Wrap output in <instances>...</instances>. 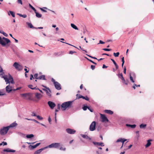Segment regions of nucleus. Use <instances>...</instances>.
<instances>
[{
  "label": "nucleus",
  "instance_id": "21",
  "mask_svg": "<svg viewBox=\"0 0 154 154\" xmlns=\"http://www.w3.org/2000/svg\"><path fill=\"white\" fill-rule=\"evenodd\" d=\"M17 124L16 122H14L11 124L9 126H7L8 128L9 129L11 128H13L14 127L16 126L17 125Z\"/></svg>",
  "mask_w": 154,
  "mask_h": 154
},
{
  "label": "nucleus",
  "instance_id": "39",
  "mask_svg": "<svg viewBox=\"0 0 154 154\" xmlns=\"http://www.w3.org/2000/svg\"><path fill=\"white\" fill-rule=\"evenodd\" d=\"M146 126V124H141L140 125V128H145Z\"/></svg>",
  "mask_w": 154,
  "mask_h": 154
},
{
  "label": "nucleus",
  "instance_id": "14",
  "mask_svg": "<svg viewBox=\"0 0 154 154\" xmlns=\"http://www.w3.org/2000/svg\"><path fill=\"white\" fill-rule=\"evenodd\" d=\"M64 52L63 51H60L59 52H55L54 53V55L56 57H59L64 54Z\"/></svg>",
  "mask_w": 154,
  "mask_h": 154
},
{
  "label": "nucleus",
  "instance_id": "48",
  "mask_svg": "<svg viewBox=\"0 0 154 154\" xmlns=\"http://www.w3.org/2000/svg\"><path fill=\"white\" fill-rule=\"evenodd\" d=\"M20 15V17H23L24 18H26L27 17V16L26 14L22 15V14H21Z\"/></svg>",
  "mask_w": 154,
  "mask_h": 154
},
{
  "label": "nucleus",
  "instance_id": "16",
  "mask_svg": "<svg viewBox=\"0 0 154 154\" xmlns=\"http://www.w3.org/2000/svg\"><path fill=\"white\" fill-rule=\"evenodd\" d=\"M35 97L38 100H39L42 97L43 95L40 93H36L35 94Z\"/></svg>",
  "mask_w": 154,
  "mask_h": 154
},
{
  "label": "nucleus",
  "instance_id": "31",
  "mask_svg": "<svg viewBox=\"0 0 154 154\" xmlns=\"http://www.w3.org/2000/svg\"><path fill=\"white\" fill-rule=\"evenodd\" d=\"M71 26L75 30H78V27L74 24L71 23Z\"/></svg>",
  "mask_w": 154,
  "mask_h": 154
},
{
  "label": "nucleus",
  "instance_id": "13",
  "mask_svg": "<svg viewBox=\"0 0 154 154\" xmlns=\"http://www.w3.org/2000/svg\"><path fill=\"white\" fill-rule=\"evenodd\" d=\"M48 103L49 107L51 109H53L56 106L55 103L52 101H49Z\"/></svg>",
  "mask_w": 154,
  "mask_h": 154
},
{
  "label": "nucleus",
  "instance_id": "38",
  "mask_svg": "<svg viewBox=\"0 0 154 154\" xmlns=\"http://www.w3.org/2000/svg\"><path fill=\"white\" fill-rule=\"evenodd\" d=\"M21 95L22 96L24 97H26L28 96H29V93H26V94H21Z\"/></svg>",
  "mask_w": 154,
  "mask_h": 154
},
{
  "label": "nucleus",
  "instance_id": "52",
  "mask_svg": "<svg viewBox=\"0 0 154 154\" xmlns=\"http://www.w3.org/2000/svg\"><path fill=\"white\" fill-rule=\"evenodd\" d=\"M103 50L106 51H109L111 50L110 49L108 48H103Z\"/></svg>",
  "mask_w": 154,
  "mask_h": 154
},
{
  "label": "nucleus",
  "instance_id": "41",
  "mask_svg": "<svg viewBox=\"0 0 154 154\" xmlns=\"http://www.w3.org/2000/svg\"><path fill=\"white\" fill-rule=\"evenodd\" d=\"M33 86L32 85H28V87L29 88H31L32 89L34 90V89H36V87H35L34 88H32V87Z\"/></svg>",
  "mask_w": 154,
  "mask_h": 154
},
{
  "label": "nucleus",
  "instance_id": "12",
  "mask_svg": "<svg viewBox=\"0 0 154 154\" xmlns=\"http://www.w3.org/2000/svg\"><path fill=\"white\" fill-rule=\"evenodd\" d=\"M66 131L68 133L70 134H74L76 132V131L74 129L69 128H67L66 129Z\"/></svg>",
  "mask_w": 154,
  "mask_h": 154
},
{
  "label": "nucleus",
  "instance_id": "3",
  "mask_svg": "<svg viewBox=\"0 0 154 154\" xmlns=\"http://www.w3.org/2000/svg\"><path fill=\"white\" fill-rule=\"evenodd\" d=\"M11 42L10 40L8 38H5L4 37L2 38L1 37V39H0V44L2 46H5L6 45Z\"/></svg>",
  "mask_w": 154,
  "mask_h": 154
},
{
  "label": "nucleus",
  "instance_id": "53",
  "mask_svg": "<svg viewBox=\"0 0 154 154\" xmlns=\"http://www.w3.org/2000/svg\"><path fill=\"white\" fill-rule=\"evenodd\" d=\"M111 60L112 61V62L115 65L117 64L116 63V62L113 59H111Z\"/></svg>",
  "mask_w": 154,
  "mask_h": 154
},
{
  "label": "nucleus",
  "instance_id": "54",
  "mask_svg": "<svg viewBox=\"0 0 154 154\" xmlns=\"http://www.w3.org/2000/svg\"><path fill=\"white\" fill-rule=\"evenodd\" d=\"M60 150H62L63 151H65L66 150V148H63L62 147H61L60 148Z\"/></svg>",
  "mask_w": 154,
  "mask_h": 154
},
{
  "label": "nucleus",
  "instance_id": "5",
  "mask_svg": "<svg viewBox=\"0 0 154 154\" xmlns=\"http://www.w3.org/2000/svg\"><path fill=\"white\" fill-rule=\"evenodd\" d=\"M60 146V143H53L49 145L48 147V148H58Z\"/></svg>",
  "mask_w": 154,
  "mask_h": 154
},
{
  "label": "nucleus",
  "instance_id": "62",
  "mask_svg": "<svg viewBox=\"0 0 154 154\" xmlns=\"http://www.w3.org/2000/svg\"><path fill=\"white\" fill-rule=\"evenodd\" d=\"M48 120V121L49 122V123H51V119L50 116L49 117Z\"/></svg>",
  "mask_w": 154,
  "mask_h": 154
},
{
  "label": "nucleus",
  "instance_id": "34",
  "mask_svg": "<svg viewBox=\"0 0 154 154\" xmlns=\"http://www.w3.org/2000/svg\"><path fill=\"white\" fill-rule=\"evenodd\" d=\"M34 136L33 134H30L27 135L26 137L27 138H31L33 137Z\"/></svg>",
  "mask_w": 154,
  "mask_h": 154
},
{
  "label": "nucleus",
  "instance_id": "26",
  "mask_svg": "<svg viewBox=\"0 0 154 154\" xmlns=\"http://www.w3.org/2000/svg\"><path fill=\"white\" fill-rule=\"evenodd\" d=\"M126 126L127 127H130L132 128H135L136 127V125L135 124L131 125L128 124H126Z\"/></svg>",
  "mask_w": 154,
  "mask_h": 154
},
{
  "label": "nucleus",
  "instance_id": "50",
  "mask_svg": "<svg viewBox=\"0 0 154 154\" xmlns=\"http://www.w3.org/2000/svg\"><path fill=\"white\" fill-rule=\"evenodd\" d=\"M95 66L93 65H91V68L92 70H94L95 68Z\"/></svg>",
  "mask_w": 154,
  "mask_h": 154
},
{
  "label": "nucleus",
  "instance_id": "32",
  "mask_svg": "<svg viewBox=\"0 0 154 154\" xmlns=\"http://www.w3.org/2000/svg\"><path fill=\"white\" fill-rule=\"evenodd\" d=\"M25 119H26V120H28L32 121H34V122H35V123H37L38 124L40 123V122H38V121H37V120H35V119H27V118H25Z\"/></svg>",
  "mask_w": 154,
  "mask_h": 154
},
{
  "label": "nucleus",
  "instance_id": "18",
  "mask_svg": "<svg viewBox=\"0 0 154 154\" xmlns=\"http://www.w3.org/2000/svg\"><path fill=\"white\" fill-rule=\"evenodd\" d=\"M93 143L95 145L97 146H104L103 143L102 142H93Z\"/></svg>",
  "mask_w": 154,
  "mask_h": 154
},
{
  "label": "nucleus",
  "instance_id": "27",
  "mask_svg": "<svg viewBox=\"0 0 154 154\" xmlns=\"http://www.w3.org/2000/svg\"><path fill=\"white\" fill-rule=\"evenodd\" d=\"M38 79L45 80L46 79L45 78V75H42L40 76H39L38 78Z\"/></svg>",
  "mask_w": 154,
  "mask_h": 154
},
{
  "label": "nucleus",
  "instance_id": "28",
  "mask_svg": "<svg viewBox=\"0 0 154 154\" xmlns=\"http://www.w3.org/2000/svg\"><path fill=\"white\" fill-rule=\"evenodd\" d=\"M8 14L9 15H10V14H11V15L12 17H15V13L13 11H9V12H8Z\"/></svg>",
  "mask_w": 154,
  "mask_h": 154
},
{
  "label": "nucleus",
  "instance_id": "6",
  "mask_svg": "<svg viewBox=\"0 0 154 154\" xmlns=\"http://www.w3.org/2000/svg\"><path fill=\"white\" fill-rule=\"evenodd\" d=\"M8 130L9 129L7 127H4L0 129V134L4 135L7 133Z\"/></svg>",
  "mask_w": 154,
  "mask_h": 154
},
{
  "label": "nucleus",
  "instance_id": "55",
  "mask_svg": "<svg viewBox=\"0 0 154 154\" xmlns=\"http://www.w3.org/2000/svg\"><path fill=\"white\" fill-rule=\"evenodd\" d=\"M32 116H37L35 114V113L34 112H32Z\"/></svg>",
  "mask_w": 154,
  "mask_h": 154
},
{
  "label": "nucleus",
  "instance_id": "37",
  "mask_svg": "<svg viewBox=\"0 0 154 154\" xmlns=\"http://www.w3.org/2000/svg\"><path fill=\"white\" fill-rule=\"evenodd\" d=\"M29 7L30 8H31L32 10H33L34 12H35V11H36V10L35 9V8L33 7L30 4H29Z\"/></svg>",
  "mask_w": 154,
  "mask_h": 154
},
{
  "label": "nucleus",
  "instance_id": "59",
  "mask_svg": "<svg viewBox=\"0 0 154 154\" xmlns=\"http://www.w3.org/2000/svg\"><path fill=\"white\" fill-rule=\"evenodd\" d=\"M126 68L125 66H124V72L125 74H126Z\"/></svg>",
  "mask_w": 154,
  "mask_h": 154
},
{
  "label": "nucleus",
  "instance_id": "36",
  "mask_svg": "<svg viewBox=\"0 0 154 154\" xmlns=\"http://www.w3.org/2000/svg\"><path fill=\"white\" fill-rule=\"evenodd\" d=\"M0 33L3 34L6 37H8V35L7 34L4 32L2 30H0Z\"/></svg>",
  "mask_w": 154,
  "mask_h": 154
},
{
  "label": "nucleus",
  "instance_id": "30",
  "mask_svg": "<svg viewBox=\"0 0 154 154\" xmlns=\"http://www.w3.org/2000/svg\"><path fill=\"white\" fill-rule=\"evenodd\" d=\"M35 13L36 16L37 17L41 18L42 17V14H39L36 11Z\"/></svg>",
  "mask_w": 154,
  "mask_h": 154
},
{
  "label": "nucleus",
  "instance_id": "24",
  "mask_svg": "<svg viewBox=\"0 0 154 154\" xmlns=\"http://www.w3.org/2000/svg\"><path fill=\"white\" fill-rule=\"evenodd\" d=\"M152 141V140L151 139L147 141V143L145 145V147L146 148L148 147L151 145V143L150 142L151 141Z\"/></svg>",
  "mask_w": 154,
  "mask_h": 154
},
{
  "label": "nucleus",
  "instance_id": "33",
  "mask_svg": "<svg viewBox=\"0 0 154 154\" xmlns=\"http://www.w3.org/2000/svg\"><path fill=\"white\" fill-rule=\"evenodd\" d=\"M46 92L47 95L49 97H51V91L49 88V89H48V90Z\"/></svg>",
  "mask_w": 154,
  "mask_h": 154
},
{
  "label": "nucleus",
  "instance_id": "60",
  "mask_svg": "<svg viewBox=\"0 0 154 154\" xmlns=\"http://www.w3.org/2000/svg\"><path fill=\"white\" fill-rule=\"evenodd\" d=\"M24 70L25 71V73H26L28 72L29 71V70H28L27 69L25 68L24 69Z\"/></svg>",
  "mask_w": 154,
  "mask_h": 154
},
{
  "label": "nucleus",
  "instance_id": "23",
  "mask_svg": "<svg viewBox=\"0 0 154 154\" xmlns=\"http://www.w3.org/2000/svg\"><path fill=\"white\" fill-rule=\"evenodd\" d=\"M81 98H82L83 99H85V100L87 101H88L89 100V98L87 96H86L85 97H84L82 95H80L79 97L78 98L79 99Z\"/></svg>",
  "mask_w": 154,
  "mask_h": 154
},
{
  "label": "nucleus",
  "instance_id": "42",
  "mask_svg": "<svg viewBox=\"0 0 154 154\" xmlns=\"http://www.w3.org/2000/svg\"><path fill=\"white\" fill-rule=\"evenodd\" d=\"M119 52H117L116 53H113V55L115 57H118L119 56Z\"/></svg>",
  "mask_w": 154,
  "mask_h": 154
},
{
  "label": "nucleus",
  "instance_id": "46",
  "mask_svg": "<svg viewBox=\"0 0 154 154\" xmlns=\"http://www.w3.org/2000/svg\"><path fill=\"white\" fill-rule=\"evenodd\" d=\"M37 118L40 120H42L43 119V118L40 116H39L38 115L36 116Z\"/></svg>",
  "mask_w": 154,
  "mask_h": 154
},
{
  "label": "nucleus",
  "instance_id": "15",
  "mask_svg": "<svg viewBox=\"0 0 154 154\" xmlns=\"http://www.w3.org/2000/svg\"><path fill=\"white\" fill-rule=\"evenodd\" d=\"M6 91L7 93H10L13 91L12 87L9 85H7L6 87Z\"/></svg>",
  "mask_w": 154,
  "mask_h": 154
},
{
  "label": "nucleus",
  "instance_id": "51",
  "mask_svg": "<svg viewBox=\"0 0 154 154\" xmlns=\"http://www.w3.org/2000/svg\"><path fill=\"white\" fill-rule=\"evenodd\" d=\"M17 2L19 4H20L21 5H22V0H18Z\"/></svg>",
  "mask_w": 154,
  "mask_h": 154
},
{
  "label": "nucleus",
  "instance_id": "17",
  "mask_svg": "<svg viewBox=\"0 0 154 154\" xmlns=\"http://www.w3.org/2000/svg\"><path fill=\"white\" fill-rule=\"evenodd\" d=\"M40 143H36L35 145L33 146L30 145L28 147L30 149L32 150L36 148L40 144Z\"/></svg>",
  "mask_w": 154,
  "mask_h": 154
},
{
  "label": "nucleus",
  "instance_id": "64",
  "mask_svg": "<svg viewBox=\"0 0 154 154\" xmlns=\"http://www.w3.org/2000/svg\"><path fill=\"white\" fill-rule=\"evenodd\" d=\"M2 143H3V146L6 145L7 144V143L6 142H3Z\"/></svg>",
  "mask_w": 154,
  "mask_h": 154
},
{
  "label": "nucleus",
  "instance_id": "63",
  "mask_svg": "<svg viewBox=\"0 0 154 154\" xmlns=\"http://www.w3.org/2000/svg\"><path fill=\"white\" fill-rule=\"evenodd\" d=\"M40 9L41 11H43V12H47V11H46V10H44V9H43L42 8H40Z\"/></svg>",
  "mask_w": 154,
  "mask_h": 154
},
{
  "label": "nucleus",
  "instance_id": "47",
  "mask_svg": "<svg viewBox=\"0 0 154 154\" xmlns=\"http://www.w3.org/2000/svg\"><path fill=\"white\" fill-rule=\"evenodd\" d=\"M88 106H84L83 107L82 109L84 110L85 111L87 110V109H88Z\"/></svg>",
  "mask_w": 154,
  "mask_h": 154
},
{
  "label": "nucleus",
  "instance_id": "11",
  "mask_svg": "<svg viewBox=\"0 0 154 154\" xmlns=\"http://www.w3.org/2000/svg\"><path fill=\"white\" fill-rule=\"evenodd\" d=\"M130 78V80L131 82L133 83L134 82V78H135V74L134 72H132L131 73H130L129 74Z\"/></svg>",
  "mask_w": 154,
  "mask_h": 154
},
{
  "label": "nucleus",
  "instance_id": "44",
  "mask_svg": "<svg viewBox=\"0 0 154 154\" xmlns=\"http://www.w3.org/2000/svg\"><path fill=\"white\" fill-rule=\"evenodd\" d=\"M85 58L88 60V61H90V62H91L92 63H94V64H96V63H95L94 62H93V61H92V60L89 59L88 58H87V57H85Z\"/></svg>",
  "mask_w": 154,
  "mask_h": 154
},
{
  "label": "nucleus",
  "instance_id": "8",
  "mask_svg": "<svg viewBox=\"0 0 154 154\" xmlns=\"http://www.w3.org/2000/svg\"><path fill=\"white\" fill-rule=\"evenodd\" d=\"M96 122L95 121L93 122L89 127V130L91 131H93L95 129Z\"/></svg>",
  "mask_w": 154,
  "mask_h": 154
},
{
  "label": "nucleus",
  "instance_id": "22",
  "mask_svg": "<svg viewBox=\"0 0 154 154\" xmlns=\"http://www.w3.org/2000/svg\"><path fill=\"white\" fill-rule=\"evenodd\" d=\"M81 136L84 138L88 139L89 140H91V137H88L87 135L86 134H81L80 135Z\"/></svg>",
  "mask_w": 154,
  "mask_h": 154
},
{
  "label": "nucleus",
  "instance_id": "40",
  "mask_svg": "<svg viewBox=\"0 0 154 154\" xmlns=\"http://www.w3.org/2000/svg\"><path fill=\"white\" fill-rule=\"evenodd\" d=\"M124 138H119V139H118L116 141V142L118 143L119 142H122V141L123 140Z\"/></svg>",
  "mask_w": 154,
  "mask_h": 154
},
{
  "label": "nucleus",
  "instance_id": "49",
  "mask_svg": "<svg viewBox=\"0 0 154 154\" xmlns=\"http://www.w3.org/2000/svg\"><path fill=\"white\" fill-rule=\"evenodd\" d=\"M76 52L75 51H69V54H73L74 53H76Z\"/></svg>",
  "mask_w": 154,
  "mask_h": 154
},
{
  "label": "nucleus",
  "instance_id": "1",
  "mask_svg": "<svg viewBox=\"0 0 154 154\" xmlns=\"http://www.w3.org/2000/svg\"><path fill=\"white\" fill-rule=\"evenodd\" d=\"M2 78H3L5 80L7 84L9 83L10 82L12 84L14 83L13 77L9 74H8V75H4V76H2Z\"/></svg>",
  "mask_w": 154,
  "mask_h": 154
},
{
  "label": "nucleus",
  "instance_id": "56",
  "mask_svg": "<svg viewBox=\"0 0 154 154\" xmlns=\"http://www.w3.org/2000/svg\"><path fill=\"white\" fill-rule=\"evenodd\" d=\"M5 94L3 93V92L1 91L0 90V96H3Z\"/></svg>",
  "mask_w": 154,
  "mask_h": 154
},
{
  "label": "nucleus",
  "instance_id": "10",
  "mask_svg": "<svg viewBox=\"0 0 154 154\" xmlns=\"http://www.w3.org/2000/svg\"><path fill=\"white\" fill-rule=\"evenodd\" d=\"M101 118L102 119V122H108L109 120L105 116L104 114H100Z\"/></svg>",
  "mask_w": 154,
  "mask_h": 154
},
{
  "label": "nucleus",
  "instance_id": "2",
  "mask_svg": "<svg viewBox=\"0 0 154 154\" xmlns=\"http://www.w3.org/2000/svg\"><path fill=\"white\" fill-rule=\"evenodd\" d=\"M73 101H68L63 103L61 105L62 110L64 111L67 108H70L72 105Z\"/></svg>",
  "mask_w": 154,
  "mask_h": 154
},
{
  "label": "nucleus",
  "instance_id": "58",
  "mask_svg": "<svg viewBox=\"0 0 154 154\" xmlns=\"http://www.w3.org/2000/svg\"><path fill=\"white\" fill-rule=\"evenodd\" d=\"M88 109H89L90 110V111L91 112H93V110L92 109H91L90 107H88Z\"/></svg>",
  "mask_w": 154,
  "mask_h": 154
},
{
  "label": "nucleus",
  "instance_id": "20",
  "mask_svg": "<svg viewBox=\"0 0 154 154\" xmlns=\"http://www.w3.org/2000/svg\"><path fill=\"white\" fill-rule=\"evenodd\" d=\"M4 152H15V150L11 149L10 148L5 149H3Z\"/></svg>",
  "mask_w": 154,
  "mask_h": 154
},
{
  "label": "nucleus",
  "instance_id": "9",
  "mask_svg": "<svg viewBox=\"0 0 154 154\" xmlns=\"http://www.w3.org/2000/svg\"><path fill=\"white\" fill-rule=\"evenodd\" d=\"M119 78L121 79L123 81V82L126 85H128V81H126L125 79L124 78L123 76V75L122 73H121L120 74H118L117 75Z\"/></svg>",
  "mask_w": 154,
  "mask_h": 154
},
{
  "label": "nucleus",
  "instance_id": "29",
  "mask_svg": "<svg viewBox=\"0 0 154 154\" xmlns=\"http://www.w3.org/2000/svg\"><path fill=\"white\" fill-rule=\"evenodd\" d=\"M17 134L19 135V136H21V137H26V135L25 134L22 133L21 132H17Z\"/></svg>",
  "mask_w": 154,
  "mask_h": 154
},
{
  "label": "nucleus",
  "instance_id": "25",
  "mask_svg": "<svg viewBox=\"0 0 154 154\" xmlns=\"http://www.w3.org/2000/svg\"><path fill=\"white\" fill-rule=\"evenodd\" d=\"M104 112L107 114L112 115L113 113V112L111 110L106 109L104 110Z\"/></svg>",
  "mask_w": 154,
  "mask_h": 154
},
{
  "label": "nucleus",
  "instance_id": "45",
  "mask_svg": "<svg viewBox=\"0 0 154 154\" xmlns=\"http://www.w3.org/2000/svg\"><path fill=\"white\" fill-rule=\"evenodd\" d=\"M38 74L37 73H35L34 75V77L35 79H38Z\"/></svg>",
  "mask_w": 154,
  "mask_h": 154
},
{
  "label": "nucleus",
  "instance_id": "57",
  "mask_svg": "<svg viewBox=\"0 0 154 154\" xmlns=\"http://www.w3.org/2000/svg\"><path fill=\"white\" fill-rule=\"evenodd\" d=\"M127 140V139H125L124 138L123 140L122 141V142H121L122 143V144L124 145V143Z\"/></svg>",
  "mask_w": 154,
  "mask_h": 154
},
{
  "label": "nucleus",
  "instance_id": "61",
  "mask_svg": "<svg viewBox=\"0 0 154 154\" xmlns=\"http://www.w3.org/2000/svg\"><path fill=\"white\" fill-rule=\"evenodd\" d=\"M105 43V42L101 40L99 41V44H103Z\"/></svg>",
  "mask_w": 154,
  "mask_h": 154
},
{
  "label": "nucleus",
  "instance_id": "19",
  "mask_svg": "<svg viewBox=\"0 0 154 154\" xmlns=\"http://www.w3.org/2000/svg\"><path fill=\"white\" fill-rule=\"evenodd\" d=\"M48 148V147H45L44 148L40 149L36 151L34 153V154H39L42 151Z\"/></svg>",
  "mask_w": 154,
  "mask_h": 154
},
{
  "label": "nucleus",
  "instance_id": "43",
  "mask_svg": "<svg viewBox=\"0 0 154 154\" xmlns=\"http://www.w3.org/2000/svg\"><path fill=\"white\" fill-rule=\"evenodd\" d=\"M136 137L138 139L139 137V131H137L136 132Z\"/></svg>",
  "mask_w": 154,
  "mask_h": 154
},
{
  "label": "nucleus",
  "instance_id": "7",
  "mask_svg": "<svg viewBox=\"0 0 154 154\" xmlns=\"http://www.w3.org/2000/svg\"><path fill=\"white\" fill-rule=\"evenodd\" d=\"M13 66L15 67V69L19 71L21 70L22 69V66L17 62H15L13 64Z\"/></svg>",
  "mask_w": 154,
  "mask_h": 154
},
{
  "label": "nucleus",
  "instance_id": "4",
  "mask_svg": "<svg viewBox=\"0 0 154 154\" xmlns=\"http://www.w3.org/2000/svg\"><path fill=\"white\" fill-rule=\"evenodd\" d=\"M51 81L53 82L55 88L57 90H60L61 89V85L60 84L57 82H55V80L53 79H51Z\"/></svg>",
  "mask_w": 154,
  "mask_h": 154
},
{
  "label": "nucleus",
  "instance_id": "35",
  "mask_svg": "<svg viewBox=\"0 0 154 154\" xmlns=\"http://www.w3.org/2000/svg\"><path fill=\"white\" fill-rule=\"evenodd\" d=\"M26 24L28 25V26L30 28H34L31 23H29L28 22H26Z\"/></svg>",
  "mask_w": 154,
  "mask_h": 154
}]
</instances>
